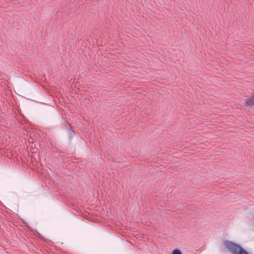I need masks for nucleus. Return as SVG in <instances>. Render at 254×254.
<instances>
[{
  "instance_id": "obj_1",
  "label": "nucleus",
  "mask_w": 254,
  "mask_h": 254,
  "mask_svg": "<svg viewBox=\"0 0 254 254\" xmlns=\"http://www.w3.org/2000/svg\"><path fill=\"white\" fill-rule=\"evenodd\" d=\"M225 248L233 254H249L240 245L235 243L226 241L224 243Z\"/></svg>"
},
{
  "instance_id": "obj_2",
  "label": "nucleus",
  "mask_w": 254,
  "mask_h": 254,
  "mask_svg": "<svg viewBox=\"0 0 254 254\" xmlns=\"http://www.w3.org/2000/svg\"><path fill=\"white\" fill-rule=\"evenodd\" d=\"M172 254H182L179 250L175 249L173 251Z\"/></svg>"
}]
</instances>
